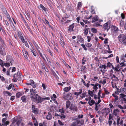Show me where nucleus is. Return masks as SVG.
I'll return each mask as SVG.
<instances>
[{"label": "nucleus", "mask_w": 126, "mask_h": 126, "mask_svg": "<svg viewBox=\"0 0 126 126\" xmlns=\"http://www.w3.org/2000/svg\"><path fill=\"white\" fill-rule=\"evenodd\" d=\"M70 21V20H67L64 23H62V24L63 25H64L65 26H67L68 25V23Z\"/></svg>", "instance_id": "nucleus-28"}, {"label": "nucleus", "mask_w": 126, "mask_h": 126, "mask_svg": "<svg viewBox=\"0 0 126 126\" xmlns=\"http://www.w3.org/2000/svg\"><path fill=\"white\" fill-rule=\"evenodd\" d=\"M112 65V64L110 62H108L107 63L106 67L107 68H110L111 66Z\"/></svg>", "instance_id": "nucleus-29"}, {"label": "nucleus", "mask_w": 126, "mask_h": 126, "mask_svg": "<svg viewBox=\"0 0 126 126\" xmlns=\"http://www.w3.org/2000/svg\"><path fill=\"white\" fill-rule=\"evenodd\" d=\"M77 43H78L80 42L81 43H83V38L81 37V36L79 35H78L77 36Z\"/></svg>", "instance_id": "nucleus-12"}, {"label": "nucleus", "mask_w": 126, "mask_h": 126, "mask_svg": "<svg viewBox=\"0 0 126 126\" xmlns=\"http://www.w3.org/2000/svg\"><path fill=\"white\" fill-rule=\"evenodd\" d=\"M103 28L105 30H106L108 31L110 29V25L108 22L105 23L103 25Z\"/></svg>", "instance_id": "nucleus-6"}, {"label": "nucleus", "mask_w": 126, "mask_h": 126, "mask_svg": "<svg viewBox=\"0 0 126 126\" xmlns=\"http://www.w3.org/2000/svg\"><path fill=\"white\" fill-rule=\"evenodd\" d=\"M6 63H4V65L6 67H8L10 66V64L12 65V63L13 62V59L11 58L10 55H7L6 57Z\"/></svg>", "instance_id": "nucleus-2"}, {"label": "nucleus", "mask_w": 126, "mask_h": 126, "mask_svg": "<svg viewBox=\"0 0 126 126\" xmlns=\"http://www.w3.org/2000/svg\"><path fill=\"white\" fill-rule=\"evenodd\" d=\"M100 71L101 72H102L103 74L104 73L107 71L106 67H105L103 69H101L100 70Z\"/></svg>", "instance_id": "nucleus-26"}, {"label": "nucleus", "mask_w": 126, "mask_h": 126, "mask_svg": "<svg viewBox=\"0 0 126 126\" xmlns=\"http://www.w3.org/2000/svg\"><path fill=\"white\" fill-rule=\"evenodd\" d=\"M103 20H100L99 21L97 22L96 23H95L94 25V26L95 27H98L99 26H100V22L101 21H102Z\"/></svg>", "instance_id": "nucleus-21"}, {"label": "nucleus", "mask_w": 126, "mask_h": 126, "mask_svg": "<svg viewBox=\"0 0 126 126\" xmlns=\"http://www.w3.org/2000/svg\"><path fill=\"white\" fill-rule=\"evenodd\" d=\"M112 95L115 98V101H116V100H118V96L115 94H112Z\"/></svg>", "instance_id": "nucleus-35"}, {"label": "nucleus", "mask_w": 126, "mask_h": 126, "mask_svg": "<svg viewBox=\"0 0 126 126\" xmlns=\"http://www.w3.org/2000/svg\"><path fill=\"white\" fill-rule=\"evenodd\" d=\"M87 59L86 58L83 57L82 59V64L84 65L85 64V62L87 61Z\"/></svg>", "instance_id": "nucleus-25"}, {"label": "nucleus", "mask_w": 126, "mask_h": 126, "mask_svg": "<svg viewBox=\"0 0 126 126\" xmlns=\"http://www.w3.org/2000/svg\"><path fill=\"white\" fill-rule=\"evenodd\" d=\"M21 99L23 102H25L26 101V98L25 96H23L21 97Z\"/></svg>", "instance_id": "nucleus-45"}, {"label": "nucleus", "mask_w": 126, "mask_h": 126, "mask_svg": "<svg viewBox=\"0 0 126 126\" xmlns=\"http://www.w3.org/2000/svg\"><path fill=\"white\" fill-rule=\"evenodd\" d=\"M60 117L62 119H64L66 117L65 115L62 113L61 115H60Z\"/></svg>", "instance_id": "nucleus-38"}, {"label": "nucleus", "mask_w": 126, "mask_h": 126, "mask_svg": "<svg viewBox=\"0 0 126 126\" xmlns=\"http://www.w3.org/2000/svg\"><path fill=\"white\" fill-rule=\"evenodd\" d=\"M41 8H42L44 11H46V9L45 8L43 5L41 4L40 6Z\"/></svg>", "instance_id": "nucleus-57"}, {"label": "nucleus", "mask_w": 126, "mask_h": 126, "mask_svg": "<svg viewBox=\"0 0 126 126\" xmlns=\"http://www.w3.org/2000/svg\"><path fill=\"white\" fill-rule=\"evenodd\" d=\"M70 102L69 101H67L66 103V107L67 108H68L70 104Z\"/></svg>", "instance_id": "nucleus-31"}, {"label": "nucleus", "mask_w": 126, "mask_h": 126, "mask_svg": "<svg viewBox=\"0 0 126 126\" xmlns=\"http://www.w3.org/2000/svg\"><path fill=\"white\" fill-rule=\"evenodd\" d=\"M120 117H119L118 116H117V125H119V122L120 121Z\"/></svg>", "instance_id": "nucleus-43"}, {"label": "nucleus", "mask_w": 126, "mask_h": 126, "mask_svg": "<svg viewBox=\"0 0 126 126\" xmlns=\"http://www.w3.org/2000/svg\"><path fill=\"white\" fill-rule=\"evenodd\" d=\"M119 110L118 109H116L114 110L113 111V114L114 115L117 116L118 114Z\"/></svg>", "instance_id": "nucleus-17"}, {"label": "nucleus", "mask_w": 126, "mask_h": 126, "mask_svg": "<svg viewBox=\"0 0 126 126\" xmlns=\"http://www.w3.org/2000/svg\"><path fill=\"white\" fill-rule=\"evenodd\" d=\"M74 27V24H73L70 25L69 27V29H68V31L71 32L73 31V29Z\"/></svg>", "instance_id": "nucleus-15"}, {"label": "nucleus", "mask_w": 126, "mask_h": 126, "mask_svg": "<svg viewBox=\"0 0 126 126\" xmlns=\"http://www.w3.org/2000/svg\"><path fill=\"white\" fill-rule=\"evenodd\" d=\"M70 109L71 110L76 112L78 110L77 106L73 104H71L70 107Z\"/></svg>", "instance_id": "nucleus-10"}, {"label": "nucleus", "mask_w": 126, "mask_h": 126, "mask_svg": "<svg viewBox=\"0 0 126 126\" xmlns=\"http://www.w3.org/2000/svg\"><path fill=\"white\" fill-rule=\"evenodd\" d=\"M32 111L35 114H37L38 113V109L37 108H35V106L34 105H32Z\"/></svg>", "instance_id": "nucleus-8"}, {"label": "nucleus", "mask_w": 126, "mask_h": 126, "mask_svg": "<svg viewBox=\"0 0 126 126\" xmlns=\"http://www.w3.org/2000/svg\"><path fill=\"white\" fill-rule=\"evenodd\" d=\"M30 82L31 83V85L33 88H35L36 87V84L32 80H31Z\"/></svg>", "instance_id": "nucleus-22"}, {"label": "nucleus", "mask_w": 126, "mask_h": 126, "mask_svg": "<svg viewBox=\"0 0 126 126\" xmlns=\"http://www.w3.org/2000/svg\"><path fill=\"white\" fill-rule=\"evenodd\" d=\"M119 41L124 45H126V36L123 34H120L118 37Z\"/></svg>", "instance_id": "nucleus-3"}, {"label": "nucleus", "mask_w": 126, "mask_h": 126, "mask_svg": "<svg viewBox=\"0 0 126 126\" xmlns=\"http://www.w3.org/2000/svg\"><path fill=\"white\" fill-rule=\"evenodd\" d=\"M0 53L3 56L6 55V53L4 48L0 47Z\"/></svg>", "instance_id": "nucleus-13"}, {"label": "nucleus", "mask_w": 126, "mask_h": 126, "mask_svg": "<svg viewBox=\"0 0 126 126\" xmlns=\"http://www.w3.org/2000/svg\"><path fill=\"white\" fill-rule=\"evenodd\" d=\"M32 42H33V44H34V45L35 46V47L36 48H37L38 49L39 47L37 45V44H36V43L34 41H33Z\"/></svg>", "instance_id": "nucleus-55"}, {"label": "nucleus", "mask_w": 126, "mask_h": 126, "mask_svg": "<svg viewBox=\"0 0 126 126\" xmlns=\"http://www.w3.org/2000/svg\"><path fill=\"white\" fill-rule=\"evenodd\" d=\"M98 17L96 15L93 17L92 19V22L94 23L97 21L98 19Z\"/></svg>", "instance_id": "nucleus-14"}, {"label": "nucleus", "mask_w": 126, "mask_h": 126, "mask_svg": "<svg viewBox=\"0 0 126 126\" xmlns=\"http://www.w3.org/2000/svg\"><path fill=\"white\" fill-rule=\"evenodd\" d=\"M102 84H104L106 83V79H102Z\"/></svg>", "instance_id": "nucleus-64"}, {"label": "nucleus", "mask_w": 126, "mask_h": 126, "mask_svg": "<svg viewBox=\"0 0 126 126\" xmlns=\"http://www.w3.org/2000/svg\"><path fill=\"white\" fill-rule=\"evenodd\" d=\"M120 98H122V100L123 101L124 100L126 99V95L123 94H120Z\"/></svg>", "instance_id": "nucleus-20"}, {"label": "nucleus", "mask_w": 126, "mask_h": 126, "mask_svg": "<svg viewBox=\"0 0 126 126\" xmlns=\"http://www.w3.org/2000/svg\"><path fill=\"white\" fill-rule=\"evenodd\" d=\"M70 87H66L64 88V91L67 92L70 90Z\"/></svg>", "instance_id": "nucleus-30"}, {"label": "nucleus", "mask_w": 126, "mask_h": 126, "mask_svg": "<svg viewBox=\"0 0 126 126\" xmlns=\"http://www.w3.org/2000/svg\"><path fill=\"white\" fill-rule=\"evenodd\" d=\"M112 32L113 33H116L119 31L118 28L115 26H112L111 27Z\"/></svg>", "instance_id": "nucleus-9"}, {"label": "nucleus", "mask_w": 126, "mask_h": 126, "mask_svg": "<svg viewBox=\"0 0 126 126\" xmlns=\"http://www.w3.org/2000/svg\"><path fill=\"white\" fill-rule=\"evenodd\" d=\"M80 121L79 120H76L72 122L71 126H81L79 124Z\"/></svg>", "instance_id": "nucleus-7"}, {"label": "nucleus", "mask_w": 126, "mask_h": 126, "mask_svg": "<svg viewBox=\"0 0 126 126\" xmlns=\"http://www.w3.org/2000/svg\"><path fill=\"white\" fill-rule=\"evenodd\" d=\"M0 65L1 67H3V66L4 65L3 64V61L1 60L0 59Z\"/></svg>", "instance_id": "nucleus-44"}, {"label": "nucleus", "mask_w": 126, "mask_h": 126, "mask_svg": "<svg viewBox=\"0 0 126 126\" xmlns=\"http://www.w3.org/2000/svg\"><path fill=\"white\" fill-rule=\"evenodd\" d=\"M21 95V94L20 92H18L16 94V96L17 98H19Z\"/></svg>", "instance_id": "nucleus-40"}, {"label": "nucleus", "mask_w": 126, "mask_h": 126, "mask_svg": "<svg viewBox=\"0 0 126 126\" xmlns=\"http://www.w3.org/2000/svg\"><path fill=\"white\" fill-rule=\"evenodd\" d=\"M105 67H106V66L105 65H100L99 67L101 69H103V68Z\"/></svg>", "instance_id": "nucleus-53"}, {"label": "nucleus", "mask_w": 126, "mask_h": 126, "mask_svg": "<svg viewBox=\"0 0 126 126\" xmlns=\"http://www.w3.org/2000/svg\"><path fill=\"white\" fill-rule=\"evenodd\" d=\"M92 44H91L90 43H88L86 44V46L88 47H90L92 46Z\"/></svg>", "instance_id": "nucleus-61"}, {"label": "nucleus", "mask_w": 126, "mask_h": 126, "mask_svg": "<svg viewBox=\"0 0 126 126\" xmlns=\"http://www.w3.org/2000/svg\"><path fill=\"white\" fill-rule=\"evenodd\" d=\"M98 86V84H95V85L93 87V89L95 91H96L98 89V88L97 87Z\"/></svg>", "instance_id": "nucleus-34"}, {"label": "nucleus", "mask_w": 126, "mask_h": 126, "mask_svg": "<svg viewBox=\"0 0 126 126\" xmlns=\"http://www.w3.org/2000/svg\"><path fill=\"white\" fill-rule=\"evenodd\" d=\"M95 103V101L93 99L91 100V97H90V99L89 100L88 104L89 105L92 106Z\"/></svg>", "instance_id": "nucleus-16"}, {"label": "nucleus", "mask_w": 126, "mask_h": 126, "mask_svg": "<svg viewBox=\"0 0 126 126\" xmlns=\"http://www.w3.org/2000/svg\"><path fill=\"white\" fill-rule=\"evenodd\" d=\"M84 34L85 35H87L88 32V29L87 28L85 29H84Z\"/></svg>", "instance_id": "nucleus-37"}, {"label": "nucleus", "mask_w": 126, "mask_h": 126, "mask_svg": "<svg viewBox=\"0 0 126 126\" xmlns=\"http://www.w3.org/2000/svg\"><path fill=\"white\" fill-rule=\"evenodd\" d=\"M82 3L81 2H79L78 4V8H80V7L81 6Z\"/></svg>", "instance_id": "nucleus-56"}, {"label": "nucleus", "mask_w": 126, "mask_h": 126, "mask_svg": "<svg viewBox=\"0 0 126 126\" xmlns=\"http://www.w3.org/2000/svg\"><path fill=\"white\" fill-rule=\"evenodd\" d=\"M15 75H16V74H15L14 75V78L13 79V81L14 82H16L17 80V79L16 78H15Z\"/></svg>", "instance_id": "nucleus-41"}, {"label": "nucleus", "mask_w": 126, "mask_h": 126, "mask_svg": "<svg viewBox=\"0 0 126 126\" xmlns=\"http://www.w3.org/2000/svg\"><path fill=\"white\" fill-rule=\"evenodd\" d=\"M43 22L45 24H47L49 25V23L48 21L46 19H45V21H43Z\"/></svg>", "instance_id": "nucleus-59"}, {"label": "nucleus", "mask_w": 126, "mask_h": 126, "mask_svg": "<svg viewBox=\"0 0 126 126\" xmlns=\"http://www.w3.org/2000/svg\"><path fill=\"white\" fill-rule=\"evenodd\" d=\"M91 31L93 33H96L97 32L96 29L94 28H92L91 29Z\"/></svg>", "instance_id": "nucleus-33"}, {"label": "nucleus", "mask_w": 126, "mask_h": 126, "mask_svg": "<svg viewBox=\"0 0 126 126\" xmlns=\"http://www.w3.org/2000/svg\"><path fill=\"white\" fill-rule=\"evenodd\" d=\"M13 86V84H10V85H9L8 87H6V88L8 90H10L12 88V87Z\"/></svg>", "instance_id": "nucleus-47"}, {"label": "nucleus", "mask_w": 126, "mask_h": 126, "mask_svg": "<svg viewBox=\"0 0 126 126\" xmlns=\"http://www.w3.org/2000/svg\"><path fill=\"white\" fill-rule=\"evenodd\" d=\"M0 42L2 45H3L4 44V40H3L1 37L0 38Z\"/></svg>", "instance_id": "nucleus-50"}, {"label": "nucleus", "mask_w": 126, "mask_h": 126, "mask_svg": "<svg viewBox=\"0 0 126 126\" xmlns=\"http://www.w3.org/2000/svg\"><path fill=\"white\" fill-rule=\"evenodd\" d=\"M51 98L52 100L54 101L55 103H56L57 104H58V103H57L56 100L55 99V98H53V97H51Z\"/></svg>", "instance_id": "nucleus-52"}, {"label": "nucleus", "mask_w": 126, "mask_h": 126, "mask_svg": "<svg viewBox=\"0 0 126 126\" xmlns=\"http://www.w3.org/2000/svg\"><path fill=\"white\" fill-rule=\"evenodd\" d=\"M25 45L28 48H29V45L27 42L26 41L25 42Z\"/></svg>", "instance_id": "nucleus-62"}, {"label": "nucleus", "mask_w": 126, "mask_h": 126, "mask_svg": "<svg viewBox=\"0 0 126 126\" xmlns=\"http://www.w3.org/2000/svg\"><path fill=\"white\" fill-rule=\"evenodd\" d=\"M86 94V93H82L80 95V96L81 98H83L85 97Z\"/></svg>", "instance_id": "nucleus-48"}, {"label": "nucleus", "mask_w": 126, "mask_h": 126, "mask_svg": "<svg viewBox=\"0 0 126 126\" xmlns=\"http://www.w3.org/2000/svg\"><path fill=\"white\" fill-rule=\"evenodd\" d=\"M94 91V90H93V91H90V90H89L88 93V94L91 96H93L94 95V93L93 92Z\"/></svg>", "instance_id": "nucleus-27"}, {"label": "nucleus", "mask_w": 126, "mask_h": 126, "mask_svg": "<svg viewBox=\"0 0 126 126\" xmlns=\"http://www.w3.org/2000/svg\"><path fill=\"white\" fill-rule=\"evenodd\" d=\"M7 120V118H4L2 119V125H4L5 123V121Z\"/></svg>", "instance_id": "nucleus-46"}, {"label": "nucleus", "mask_w": 126, "mask_h": 126, "mask_svg": "<svg viewBox=\"0 0 126 126\" xmlns=\"http://www.w3.org/2000/svg\"><path fill=\"white\" fill-rule=\"evenodd\" d=\"M98 102L97 103H96L95 104H99L101 102V100L100 99V97H98Z\"/></svg>", "instance_id": "nucleus-58"}, {"label": "nucleus", "mask_w": 126, "mask_h": 126, "mask_svg": "<svg viewBox=\"0 0 126 126\" xmlns=\"http://www.w3.org/2000/svg\"><path fill=\"white\" fill-rule=\"evenodd\" d=\"M30 91L31 93V95H32L31 96V99L35 102L37 103H41L46 100H49L50 99L49 97H44L43 98H42L37 94H33L32 93H37V91L35 89L32 88L31 89Z\"/></svg>", "instance_id": "nucleus-1"}, {"label": "nucleus", "mask_w": 126, "mask_h": 126, "mask_svg": "<svg viewBox=\"0 0 126 126\" xmlns=\"http://www.w3.org/2000/svg\"><path fill=\"white\" fill-rule=\"evenodd\" d=\"M18 35L20 38H22L23 37L22 35L21 32H18Z\"/></svg>", "instance_id": "nucleus-42"}, {"label": "nucleus", "mask_w": 126, "mask_h": 126, "mask_svg": "<svg viewBox=\"0 0 126 126\" xmlns=\"http://www.w3.org/2000/svg\"><path fill=\"white\" fill-rule=\"evenodd\" d=\"M5 93L7 94L9 96H11L12 95L11 93L9 92L5 91Z\"/></svg>", "instance_id": "nucleus-51"}, {"label": "nucleus", "mask_w": 126, "mask_h": 126, "mask_svg": "<svg viewBox=\"0 0 126 126\" xmlns=\"http://www.w3.org/2000/svg\"><path fill=\"white\" fill-rule=\"evenodd\" d=\"M72 95V94L70 93L68 94L67 95H63V97L64 99L66 100H71L73 98Z\"/></svg>", "instance_id": "nucleus-4"}, {"label": "nucleus", "mask_w": 126, "mask_h": 126, "mask_svg": "<svg viewBox=\"0 0 126 126\" xmlns=\"http://www.w3.org/2000/svg\"><path fill=\"white\" fill-rule=\"evenodd\" d=\"M82 92V90L81 89H80L79 90V92H76L74 93V94L77 95V96L80 94Z\"/></svg>", "instance_id": "nucleus-24"}, {"label": "nucleus", "mask_w": 126, "mask_h": 126, "mask_svg": "<svg viewBox=\"0 0 126 126\" xmlns=\"http://www.w3.org/2000/svg\"><path fill=\"white\" fill-rule=\"evenodd\" d=\"M17 117H15L14 118V120L12 122V124L14 123L15 122H16L17 126H19V124H20L21 122V121L20 120H18L17 121Z\"/></svg>", "instance_id": "nucleus-11"}, {"label": "nucleus", "mask_w": 126, "mask_h": 126, "mask_svg": "<svg viewBox=\"0 0 126 126\" xmlns=\"http://www.w3.org/2000/svg\"><path fill=\"white\" fill-rule=\"evenodd\" d=\"M117 107H118L119 108H120V109H123V107L122 106H121L120 105H117Z\"/></svg>", "instance_id": "nucleus-63"}, {"label": "nucleus", "mask_w": 126, "mask_h": 126, "mask_svg": "<svg viewBox=\"0 0 126 126\" xmlns=\"http://www.w3.org/2000/svg\"><path fill=\"white\" fill-rule=\"evenodd\" d=\"M66 17H63L61 20V23L62 24V23H64V22L65 21L66 19Z\"/></svg>", "instance_id": "nucleus-39"}, {"label": "nucleus", "mask_w": 126, "mask_h": 126, "mask_svg": "<svg viewBox=\"0 0 126 126\" xmlns=\"http://www.w3.org/2000/svg\"><path fill=\"white\" fill-rule=\"evenodd\" d=\"M110 109L109 108L103 109L102 111V112L104 115L106 116L110 112Z\"/></svg>", "instance_id": "nucleus-5"}, {"label": "nucleus", "mask_w": 126, "mask_h": 126, "mask_svg": "<svg viewBox=\"0 0 126 126\" xmlns=\"http://www.w3.org/2000/svg\"><path fill=\"white\" fill-rule=\"evenodd\" d=\"M107 46V49H108V50H107V52L109 53H111L112 52V51L110 50V49L109 47V45H108Z\"/></svg>", "instance_id": "nucleus-36"}, {"label": "nucleus", "mask_w": 126, "mask_h": 126, "mask_svg": "<svg viewBox=\"0 0 126 126\" xmlns=\"http://www.w3.org/2000/svg\"><path fill=\"white\" fill-rule=\"evenodd\" d=\"M52 118V116L51 114L49 112H48V115L46 117V119L48 120H50Z\"/></svg>", "instance_id": "nucleus-19"}, {"label": "nucleus", "mask_w": 126, "mask_h": 126, "mask_svg": "<svg viewBox=\"0 0 126 126\" xmlns=\"http://www.w3.org/2000/svg\"><path fill=\"white\" fill-rule=\"evenodd\" d=\"M124 25V22L122 21H121L120 23V27H121L123 26Z\"/></svg>", "instance_id": "nucleus-49"}, {"label": "nucleus", "mask_w": 126, "mask_h": 126, "mask_svg": "<svg viewBox=\"0 0 126 126\" xmlns=\"http://www.w3.org/2000/svg\"><path fill=\"white\" fill-rule=\"evenodd\" d=\"M110 76L111 77V79L112 80L117 81L118 80L117 78L114 75H110Z\"/></svg>", "instance_id": "nucleus-18"}, {"label": "nucleus", "mask_w": 126, "mask_h": 126, "mask_svg": "<svg viewBox=\"0 0 126 126\" xmlns=\"http://www.w3.org/2000/svg\"><path fill=\"white\" fill-rule=\"evenodd\" d=\"M82 81L84 85L87 87H89V83L90 82L89 81H88L89 82L87 84H86V83H85L84 81L83 80V79H82Z\"/></svg>", "instance_id": "nucleus-23"}, {"label": "nucleus", "mask_w": 126, "mask_h": 126, "mask_svg": "<svg viewBox=\"0 0 126 126\" xmlns=\"http://www.w3.org/2000/svg\"><path fill=\"white\" fill-rule=\"evenodd\" d=\"M113 115L112 114H110L109 115V120H113Z\"/></svg>", "instance_id": "nucleus-32"}, {"label": "nucleus", "mask_w": 126, "mask_h": 126, "mask_svg": "<svg viewBox=\"0 0 126 126\" xmlns=\"http://www.w3.org/2000/svg\"><path fill=\"white\" fill-rule=\"evenodd\" d=\"M58 122L59 123V124L60 125H64V124L60 120H58Z\"/></svg>", "instance_id": "nucleus-60"}, {"label": "nucleus", "mask_w": 126, "mask_h": 126, "mask_svg": "<svg viewBox=\"0 0 126 126\" xmlns=\"http://www.w3.org/2000/svg\"><path fill=\"white\" fill-rule=\"evenodd\" d=\"M120 65L121 67H123V66H126V65L125 64L124 62L121 63H120Z\"/></svg>", "instance_id": "nucleus-54"}]
</instances>
